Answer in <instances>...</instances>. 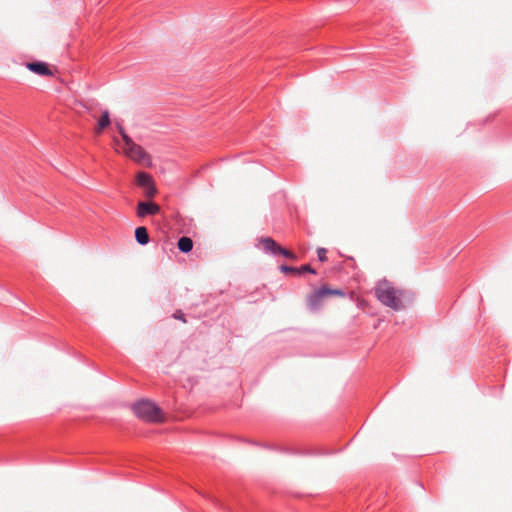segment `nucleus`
I'll list each match as a JSON object with an SVG mask.
<instances>
[{"label":"nucleus","mask_w":512,"mask_h":512,"mask_svg":"<svg viewBox=\"0 0 512 512\" xmlns=\"http://www.w3.org/2000/svg\"><path fill=\"white\" fill-rule=\"evenodd\" d=\"M110 125V117L109 112L105 111L101 115L99 121H98V132H101L103 129L108 127Z\"/></svg>","instance_id":"f8f14e48"},{"label":"nucleus","mask_w":512,"mask_h":512,"mask_svg":"<svg viewBox=\"0 0 512 512\" xmlns=\"http://www.w3.org/2000/svg\"><path fill=\"white\" fill-rule=\"evenodd\" d=\"M280 271L283 272V273H290V274H295L297 275V267H293V266H288V265H281L280 266Z\"/></svg>","instance_id":"2eb2a0df"},{"label":"nucleus","mask_w":512,"mask_h":512,"mask_svg":"<svg viewBox=\"0 0 512 512\" xmlns=\"http://www.w3.org/2000/svg\"><path fill=\"white\" fill-rule=\"evenodd\" d=\"M118 129L124 142V149L127 156L134 161L143 162L148 157L145 150L140 145L136 144L119 124Z\"/></svg>","instance_id":"7ed1b4c3"},{"label":"nucleus","mask_w":512,"mask_h":512,"mask_svg":"<svg viewBox=\"0 0 512 512\" xmlns=\"http://www.w3.org/2000/svg\"><path fill=\"white\" fill-rule=\"evenodd\" d=\"M279 255H281L285 258H288L290 260H297L296 254L284 247H281V250H279Z\"/></svg>","instance_id":"4468645a"},{"label":"nucleus","mask_w":512,"mask_h":512,"mask_svg":"<svg viewBox=\"0 0 512 512\" xmlns=\"http://www.w3.org/2000/svg\"><path fill=\"white\" fill-rule=\"evenodd\" d=\"M324 296L321 293V289H317L307 295L306 304L311 311H317L322 307V300Z\"/></svg>","instance_id":"423d86ee"},{"label":"nucleus","mask_w":512,"mask_h":512,"mask_svg":"<svg viewBox=\"0 0 512 512\" xmlns=\"http://www.w3.org/2000/svg\"><path fill=\"white\" fill-rule=\"evenodd\" d=\"M297 275H302L304 273L316 274V270L312 268L309 264H304L300 267H297Z\"/></svg>","instance_id":"ddd939ff"},{"label":"nucleus","mask_w":512,"mask_h":512,"mask_svg":"<svg viewBox=\"0 0 512 512\" xmlns=\"http://www.w3.org/2000/svg\"><path fill=\"white\" fill-rule=\"evenodd\" d=\"M259 242L262 245V249L265 253L271 254L273 256L279 255V250H281L282 246H280L274 239L270 237H263Z\"/></svg>","instance_id":"0eeeda50"},{"label":"nucleus","mask_w":512,"mask_h":512,"mask_svg":"<svg viewBox=\"0 0 512 512\" xmlns=\"http://www.w3.org/2000/svg\"><path fill=\"white\" fill-rule=\"evenodd\" d=\"M160 206L154 202L140 201L137 205V215L139 217H146L148 215H155L159 213Z\"/></svg>","instance_id":"39448f33"},{"label":"nucleus","mask_w":512,"mask_h":512,"mask_svg":"<svg viewBox=\"0 0 512 512\" xmlns=\"http://www.w3.org/2000/svg\"><path fill=\"white\" fill-rule=\"evenodd\" d=\"M134 414L141 420L152 423H159L164 420L162 409L148 399H142L132 405Z\"/></svg>","instance_id":"f03ea898"},{"label":"nucleus","mask_w":512,"mask_h":512,"mask_svg":"<svg viewBox=\"0 0 512 512\" xmlns=\"http://www.w3.org/2000/svg\"><path fill=\"white\" fill-rule=\"evenodd\" d=\"M177 247L182 253H189L193 249V241L188 236H182L178 239Z\"/></svg>","instance_id":"9d476101"},{"label":"nucleus","mask_w":512,"mask_h":512,"mask_svg":"<svg viewBox=\"0 0 512 512\" xmlns=\"http://www.w3.org/2000/svg\"><path fill=\"white\" fill-rule=\"evenodd\" d=\"M374 294L377 300L384 306L395 311L404 308L402 304L403 291L395 289L393 285L386 279H383L374 287Z\"/></svg>","instance_id":"f257e3e1"},{"label":"nucleus","mask_w":512,"mask_h":512,"mask_svg":"<svg viewBox=\"0 0 512 512\" xmlns=\"http://www.w3.org/2000/svg\"><path fill=\"white\" fill-rule=\"evenodd\" d=\"M135 239L138 244L140 245H146L149 243V234L148 230L144 226H139L135 229Z\"/></svg>","instance_id":"1a4fd4ad"},{"label":"nucleus","mask_w":512,"mask_h":512,"mask_svg":"<svg viewBox=\"0 0 512 512\" xmlns=\"http://www.w3.org/2000/svg\"><path fill=\"white\" fill-rule=\"evenodd\" d=\"M136 183L144 190V195L148 198L154 197L157 193V189L152 176L145 171H140L137 173Z\"/></svg>","instance_id":"20e7f679"},{"label":"nucleus","mask_w":512,"mask_h":512,"mask_svg":"<svg viewBox=\"0 0 512 512\" xmlns=\"http://www.w3.org/2000/svg\"><path fill=\"white\" fill-rule=\"evenodd\" d=\"M317 256H318L319 261H321V262L327 261V249L319 247L317 249Z\"/></svg>","instance_id":"dca6fc26"},{"label":"nucleus","mask_w":512,"mask_h":512,"mask_svg":"<svg viewBox=\"0 0 512 512\" xmlns=\"http://www.w3.org/2000/svg\"><path fill=\"white\" fill-rule=\"evenodd\" d=\"M27 68L41 76H49L52 75V72L50 71L48 65L45 62L41 61H34V62H28Z\"/></svg>","instance_id":"6e6552de"},{"label":"nucleus","mask_w":512,"mask_h":512,"mask_svg":"<svg viewBox=\"0 0 512 512\" xmlns=\"http://www.w3.org/2000/svg\"><path fill=\"white\" fill-rule=\"evenodd\" d=\"M321 293L323 294V296H344L345 295V292L341 289H333V288H330V287H327V286H322L321 288Z\"/></svg>","instance_id":"9b49d317"},{"label":"nucleus","mask_w":512,"mask_h":512,"mask_svg":"<svg viewBox=\"0 0 512 512\" xmlns=\"http://www.w3.org/2000/svg\"><path fill=\"white\" fill-rule=\"evenodd\" d=\"M173 318L180 320L182 322H186L185 315L181 310H176L173 314Z\"/></svg>","instance_id":"f3484780"}]
</instances>
